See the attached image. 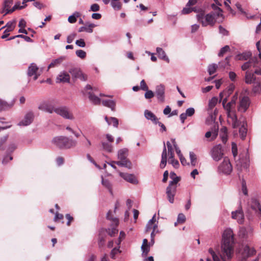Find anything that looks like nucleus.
<instances>
[{"instance_id":"obj_28","label":"nucleus","mask_w":261,"mask_h":261,"mask_svg":"<svg viewBox=\"0 0 261 261\" xmlns=\"http://www.w3.org/2000/svg\"><path fill=\"white\" fill-rule=\"evenodd\" d=\"M38 67L37 65L32 63L29 66L28 69L27 74L28 76H33L34 74L38 73Z\"/></svg>"},{"instance_id":"obj_17","label":"nucleus","mask_w":261,"mask_h":261,"mask_svg":"<svg viewBox=\"0 0 261 261\" xmlns=\"http://www.w3.org/2000/svg\"><path fill=\"white\" fill-rule=\"evenodd\" d=\"M255 252V250L254 249L250 248L249 246H245L242 253L241 261H246L248 257L253 255Z\"/></svg>"},{"instance_id":"obj_48","label":"nucleus","mask_w":261,"mask_h":261,"mask_svg":"<svg viewBox=\"0 0 261 261\" xmlns=\"http://www.w3.org/2000/svg\"><path fill=\"white\" fill-rule=\"evenodd\" d=\"M190 159L192 166H195L196 164V155L193 152H190Z\"/></svg>"},{"instance_id":"obj_63","label":"nucleus","mask_w":261,"mask_h":261,"mask_svg":"<svg viewBox=\"0 0 261 261\" xmlns=\"http://www.w3.org/2000/svg\"><path fill=\"white\" fill-rule=\"evenodd\" d=\"M75 44L77 46L81 47H84L86 46V43L83 39H80L76 40Z\"/></svg>"},{"instance_id":"obj_50","label":"nucleus","mask_w":261,"mask_h":261,"mask_svg":"<svg viewBox=\"0 0 261 261\" xmlns=\"http://www.w3.org/2000/svg\"><path fill=\"white\" fill-rule=\"evenodd\" d=\"M76 55L81 59H85L86 56V53L82 49L77 50L75 52Z\"/></svg>"},{"instance_id":"obj_16","label":"nucleus","mask_w":261,"mask_h":261,"mask_svg":"<svg viewBox=\"0 0 261 261\" xmlns=\"http://www.w3.org/2000/svg\"><path fill=\"white\" fill-rule=\"evenodd\" d=\"M234 89L233 85H230L228 89L224 90L219 94L220 101L224 100V102H227L228 98L231 94Z\"/></svg>"},{"instance_id":"obj_3","label":"nucleus","mask_w":261,"mask_h":261,"mask_svg":"<svg viewBox=\"0 0 261 261\" xmlns=\"http://www.w3.org/2000/svg\"><path fill=\"white\" fill-rule=\"evenodd\" d=\"M52 142L55 146L61 149L75 147L77 144L76 140L62 136L55 137Z\"/></svg>"},{"instance_id":"obj_53","label":"nucleus","mask_w":261,"mask_h":261,"mask_svg":"<svg viewBox=\"0 0 261 261\" xmlns=\"http://www.w3.org/2000/svg\"><path fill=\"white\" fill-rule=\"evenodd\" d=\"M146 92L144 94V97L146 99H150L154 96V92L150 90H145Z\"/></svg>"},{"instance_id":"obj_6","label":"nucleus","mask_w":261,"mask_h":261,"mask_svg":"<svg viewBox=\"0 0 261 261\" xmlns=\"http://www.w3.org/2000/svg\"><path fill=\"white\" fill-rule=\"evenodd\" d=\"M232 170V167L229 159L227 157H224L223 162L218 167V172L225 175H229Z\"/></svg>"},{"instance_id":"obj_25","label":"nucleus","mask_w":261,"mask_h":261,"mask_svg":"<svg viewBox=\"0 0 261 261\" xmlns=\"http://www.w3.org/2000/svg\"><path fill=\"white\" fill-rule=\"evenodd\" d=\"M118 223H119V221H118V219L114 218L113 220V224H112L113 227L111 229H108V233L110 236L113 237L115 234L118 233V230L117 229V227L118 225Z\"/></svg>"},{"instance_id":"obj_5","label":"nucleus","mask_w":261,"mask_h":261,"mask_svg":"<svg viewBox=\"0 0 261 261\" xmlns=\"http://www.w3.org/2000/svg\"><path fill=\"white\" fill-rule=\"evenodd\" d=\"M128 150L126 148L119 149L117 152V158L120 161L113 162L115 164L121 167H125L128 169H131L132 164L130 161L127 159Z\"/></svg>"},{"instance_id":"obj_22","label":"nucleus","mask_w":261,"mask_h":261,"mask_svg":"<svg viewBox=\"0 0 261 261\" xmlns=\"http://www.w3.org/2000/svg\"><path fill=\"white\" fill-rule=\"evenodd\" d=\"M96 26V25L94 23L87 22L85 23V26L81 27L79 29L78 32L80 33L86 32L87 33H92L93 32V29Z\"/></svg>"},{"instance_id":"obj_51","label":"nucleus","mask_w":261,"mask_h":261,"mask_svg":"<svg viewBox=\"0 0 261 261\" xmlns=\"http://www.w3.org/2000/svg\"><path fill=\"white\" fill-rule=\"evenodd\" d=\"M111 6L115 10H119L121 8V4L119 2H111Z\"/></svg>"},{"instance_id":"obj_4","label":"nucleus","mask_w":261,"mask_h":261,"mask_svg":"<svg viewBox=\"0 0 261 261\" xmlns=\"http://www.w3.org/2000/svg\"><path fill=\"white\" fill-rule=\"evenodd\" d=\"M216 15L214 13L205 14L203 11H200L196 15V18L199 22L201 23L203 27L207 25L213 26L215 24Z\"/></svg>"},{"instance_id":"obj_10","label":"nucleus","mask_w":261,"mask_h":261,"mask_svg":"<svg viewBox=\"0 0 261 261\" xmlns=\"http://www.w3.org/2000/svg\"><path fill=\"white\" fill-rule=\"evenodd\" d=\"M223 156V150L222 146L218 144L214 146L212 150V157L214 160L218 161L220 160Z\"/></svg>"},{"instance_id":"obj_40","label":"nucleus","mask_w":261,"mask_h":261,"mask_svg":"<svg viewBox=\"0 0 261 261\" xmlns=\"http://www.w3.org/2000/svg\"><path fill=\"white\" fill-rule=\"evenodd\" d=\"M253 84V91L255 93H259L261 92V84L259 80H257Z\"/></svg>"},{"instance_id":"obj_55","label":"nucleus","mask_w":261,"mask_h":261,"mask_svg":"<svg viewBox=\"0 0 261 261\" xmlns=\"http://www.w3.org/2000/svg\"><path fill=\"white\" fill-rule=\"evenodd\" d=\"M231 146V150L233 156L234 158H236L238 155V149L237 144L235 143L232 142Z\"/></svg>"},{"instance_id":"obj_52","label":"nucleus","mask_w":261,"mask_h":261,"mask_svg":"<svg viewBox=\"0 0 261 261\" xmlns=\"http://www.w3.org/2000/svg\"><path fill=\"white\" fill-rule=\"evenodd\" d=\"M230 50V47L228 45H226L222 47L219 53H218L219 57H222L225 53L228 51Z\"/></svg>"},{"instance_id":"obj_7","label":"nucleus","mask_w":261,"mask_h":261,"mask_svg":"<svg viewBox=\"0 0 261 261\" xmlns=\"http://www.w3.org/2000/svg\"><path fill=\"white\" fill-rule=\"evenodd\" d=\"M55 113L62 117L64 119L69 120H74V117L72 113L69 110V108L65 106H61L57 107Z\"/></svg>"},{"instance_id":"obj_60","label":"nucleus","mask_w":261,"mask_h":261,"mask_svg":"<svg viewBox=\"0 0 261 261\" xmlns=\"http://www.w3.org/2000/svg\"><path fill=\"white\" fill-rule=\"evenodd\" d=\"M76 36V34L75 33H73L68 35L67 37V42L68 43H71L73 41Z\"/></svg>"},{"instance_id":"obj_45","label":"nucleus","mask_w":261,"mask_h":261,"mask_svg":"<svg viewBox=\"0 0 261 261\" xmlns=\"http://www.w3.org/2000/svg\"><path fill=\"white\" fill-rule=\"evenodd\" d=\"M251 54L250 52L244 53L242 54L238 55L237 56V58L239 60H247L251 57Z\"/></svg>"},{"instance_id":"obj_15","label":"nucleus","mask_w":261,"mask_h":261,"mask_svg":"<svg viewBox=\"0 0 261 261\" xmlns=\"http://www.w3.org/2000/svg\"><path fill=\"white\" fill-rule=\"evenodd\" d=\"M15 23H16L15 20L9 21L7 22V23L6 24V25L5 27L2 28L0 29V31H1L3 29H4L5 28H7L6 29L4 32V34L1 37V38L2 39H5L9 36V33L10 32L12 31L14 29L15 26Z\"/></svg>"},{"instance_id":"obj_23","label":"nucleus","mask_w":261,"mask_h":261,"mask_svg":"<svg viewBox=\"0 0 261 261\" xmlns=\"http://www.w3.org/2000/svg\"><path fill=\"white\" fill-rule=\"evenodd\" d=\"M195 113V109L193 108H189L187 109L185 113H183L180 115V119L182 123H184L185 120L187 117H191Z\"/></svg>"},{"instance_id":"obj_19","label":"nucleus","mask_w":261,"mask_h":261,"mask_svg":"<svg viewBox=\"0 0 261 261\" xmlns=\"http://www.w3.org/2000/svg\"><path fill=\"white\" fill-rule=\"evenodd\" d=\"M231 217L232 219L237 220L240 224H242L244 222V216L242 209H239L231 213Z\"/></svg>"},{"instance_id":"obj_13","label":"nucleus","mask_w":261,"mask_h":261,"mask_svg":"<svg viewBox=\"0 0 261 261\" xmlns=\"http://www.w3.org/2000/svg\"><path fill=\"white\" fill-rule=\"evenodd\" d=\"M69 72L72 75L73 80L79 79L83 81L87 80V77L83 74L81 69L78 68H71L69 69Z\"/></svg>"},{"instance_id":"obj_34","label":"nucleus","mask_w":261,"mask_h":261,"mask_svg":"<svg viewBox=\"0 0 261 261\" xmlns=\"http://www.w3.org/2000/svg\"><path fill=\"white\" fill-rule=\"evenodd\" d=\"M103 106L110 108L112 111H114L115 109L116 103L114 100L108 99L101 101Z\"/></svg>"},{"instance_id":"obj_29","label":"nucleus","mask_w":261,"mask_h":261,"mask_svg":"<svg viewBox=\"0 0 261 261\" xmlns=\"http://www.w3.org/2000/svg\"><path fill=\"white\" fill-rule=\"evenodd\" d=\"M167 164V149L165 142H164V148L162 153V159L160 164L161 168H164Z\"/></svg>"},{"instance_id":"obj_11","label":"nucleus","mask_w":261,"mask_h":261,"mask_svg":"<svg viewBox=\"0 0 261 261\" xmlns=\"http://www.w3.org/2000/svg\"><path fill=\"white\" fill-rule=\"evenodd\" d=\"M34 118V113L32 111H29L25 114L24 118L18 123V125L20 126H26L29 125L33 121Z\"/></svg>"},{"instance_id":"obj_62","label":"nucleus","mask_w":261,"mask_h":261,"mask_svg":"<svg viewBox=\"0 0 261 261\" xmlns=\"http://www.w3.org/2000/svg\"><path fill=\"white\" fill-rule=\"evenodd\" d=\"M242 191L245 195H248V191L246 184V182L244 180H243L242 182Z\"/></svg>"},{"instance_id":"obj_31","label":"nucleus","mask_w":261,"mask_h":261,"mask_svg":"<svg viewBox=\"0 0 261 261\" xmlns=\"http://www.w3.org/2000/svg\"><path fill=\"white\" fill-rule=\"evenodd\" d=\"M156 51L158 55V57L166 61L167 63H169L170 60L168 57L166 56V54L165 51L161 47H157L156 48Z\"/></svg>"},{"instance_id":"obj_41","label":"nucleus","mask_w":261,"mask_h":261,"mask_svg":"<svg viewBox=\"0 0 261 261\" xmlns=\"http://www.w3.org/2000/svg\"><path fill=\"white\" fill-rule=\"evenodd\" d=\"M101 145L104 150L108 152H112L113 150V147L110 143L102 142Z\"/></svg>"},{"instance_id":"obj_9","label":"nucleus","mask_w":261,"mask_h":261,"mask_svg":"<svg viewBox=\"0 0 261 261\" xmlns=\"http://www.w3.org/2000/svg\"><path fill=\"white\" fill-rule=\"evenodd\" d=\"M250 105V99L247 96H243L240 98L238 106V111L241 113L245 112Z\"/></svg>"},{"instance_id":"obj_2","label":"nucleus","mask_w":261,"mask_h":261,"mask_svg":"<svg viewBox=\"0 0 261 261\" xmlns=\"http://www.w3.org/2000/svg\"><path fill=\"white\" fill-rule=\"evenodd\" d=\"M238 99V94L236 93L231 98V101L228 103L222 101V105L226 111L227 116V122L234 127L238 124V119L235 110V105Z\"/></svg>"},{"instance_id":"obj_39","label":"nucleus","mask_w":261,"mask_h":261,"mask_svg":"<svg viewBox=\"0 0 261 261\" xmlns=\"http://www.w3.org/2000/svg\"><path fill=\"white\" fill-rule=\"evenodd\" d=\"M220 137L222 142L225 144L227 141V129L226 127L221 129Z\"/></svg>"},{"instance_id":"obj_47","label":"nucleus","mask_w":261,"mask_h":261,"mask_svg":"<svg viewBox=\"0 0 261 261\" xmlns=\"http://www.w3.org/2000/svg\"><path fill=\"white\" fill-rule=\"evenodd\" d=\"M17 148V145L15 143H11L9 144V146L6 149V152L8 153H11L14 151Z\"/></svg>"},{"instance_id":"obj_32","label":"nucleus","mask_w":261,"mask_h":261,"mask_svg":"<svg viewBox=\"0 0 261 261\" xmlns=\"http://www.w3.org/2000/svg\"><path fill=\"white\" fill-rule=\"evenodd\" d=\"M170 177L172 179V180L170 181L169 183V185L170 186H177V184L180 180V177L177 176L176 174L173 172H170Z\"/></svg>"},{"instance_id":"obj_8","label":"nucleus","mask_w":261,"mask_h":261,"mask_svg":"<svg viewBox=\"0 0 261 261\" xmlns=\"http://www.w3.org/2000/svg\"><path fill=\"white\" fill-rule=\"evenodd\" d=\"M154 96L156 97L158 102L163 103L165 100V87L163 85L156 86Z\"/></svg>"},{"instance_id":"obj_1","label":"nucleus","mask_w":261,"mask_h":261,"mask_svg":"<svg viewBox=\"0 0 261 261\" xmlns=\"http://www.w3.org/2000/svg\"><path fill=\"white\" fill-rule=\"evenodd\" d=\"M222 237L220 254L216 253L212 248L208 250V253L214 261H226V259H231L233 254L234 239L232 229H226L223 232Z\"/></svg>"},{"instance_id":"obj_27","label":"nucleus","mask_w":261,"mask_h":261,"mask_svg":"<svg viewBox=\"0 0 261 261\" xmlns=\"http://www.w3.org/2000/svg\"><path fill=\"white\" fill-rule=\"evenodd\" d=\"M82 138L80 140V143L84 148L88 149L92 145L91 142L85 134L82 133Z\"/></svg>"},{"instance_id":"obj_46","label":"nucleus","mask_w":261,"mask_h":261,"mask_svg":"<svg viewBox=\"0 0 261 261\" xmlns=\"http://www.w3.org/2000/svg\"><path fill=\"white\" fill-rule=\"evenodd\" d=\"M217 101L218 99L216 97H214L211 99H210L208 102V109H212L216 106Z\"/></svg>"},{"instance_id":"obj_58","label":"nucleus","mask_w":261,"mask_h":261,"mask_svg":"<svg viewBox=\"0 0 261 261\" xmlns=\"http://www.w3.org/2000/svg\"><path fill=\"white\" fill-rule=\"evenodd\" d=\"M177 222L179 223H183L186 221V217L182 213H180L178 214L177 217Z\"/></svg>"},{"instance_id":"obj_26","label":"nucleus","mask_w":261,"mask_h":261,"mask_svg":"<svg viewBox=\"0 0 261 261\" xmlns=\"http://www.w3.org/2000/svg\"><path fill=\"white\" fill-rule=\"evenodd\" d=\"M144 116L147 120L151 121L154 124L159 120L156 116L152 112L148 110H145Z\"/></svg>"},{"instance_id":"obj_42","label":"nucleus","mask_w":261,"mask_h":261,"mask_svg":"<svg viewBox=\"0 0 261 261\" xmlns=\"http://www.w3.org/2000/svg\"><path fill=\"white\" fill-rule=\"evenodd\" d=\"M217 69H219L218 65L216 64L213 63L208 65L207 71L210 75H212L216 72Z\"/></svg>"},{"instance_id":"obj_38","label":"nucleus","mask_w":261,"mask_h":261,"mask_svg":"<svg viewBox=\"0 0 261 261\" xmlns=\"http://www.w3.org/2000/svg\"><path fill=\"white\" fill-rule=\"evenodd\" d=\"M105 120L109 125L112 124L114 127H117L118 125V119L115 117H110L109 119L106 116Z\"/></svg>"},{"instance_id":"obj_20","label":"nucleus","mask_w":261,"mask_h":261,"mask_svg":"<svg viewBox=\"0 0 261 261\" xmlns=\"http://www.w3.org/2000/svg\"><path fill=\"white\" fill-rule=\"evenodd\" d=\"M119 175L124 180L131 184L136 185L138 183V180L134 174L120 172Z\"/></svg>"},{"instance_id":"obj_57","label":"nucleus","mask_w":261,"mask_h":261,"mask_svg":"<svg viewBox=\"0 0 261 261\" xmlns=\"http://www.w3.org/2000/svg\"><path fill=\"white\" fill-rule=\"evenodd\" d=\"M100 9V7L97 4H93L91 5L89 11L97 12Z\"/></svg>"},{"instance_id":"obj_44","label":"nucleus","mask_w":261,"mask_h":261,"mask_svg":"<svg viewBox=\"0 0 261 261\" xmlns=\"http://www.w3.org/2000/svg\"><path fill=\"white\" fill-rule=\"evenodd\" d=\"M101 178L102 185L109 190L111 194H112V185L111 182L107 179H104L102 176H101Z\"/></svg>"},{"instance_id":"obj_35","label":"nucleus","mask_w":261,"mask_h":261,"mask_svg":"<svg viewBox=\"0 0 261 261\" xmlns=\"http://www.w3.org/2000/svg\"><path fill=\"white\" fill-rule=\"evenodd\" d=\"M257 67L254 60L252 59L248 62H245L241 67L243 70H246L252 67L256 68Z\"/></svg>"},{"instance_id":"obj_59","label":"nucleus","mask_w":261,"mask_h":261,"mask_svg":"<svg viewBox=\"0 0 261 261\" xmlns=\"http://www.w3.org/2000/svg\"><path fill=\"white\" fill-rule=\"evenodd\" d=\"M212 8L214 10L218 11V13L217 14V16L218 17L222 16H223V15L222 14V9L221 8H220L219 7L216 6L215 4H213L212 5Z\"/></svg>"},{"instance_id":"obj_56","label":"nucleus","mask_w":261,"mask_h":261,"mask_svg":"<svg viewBox=\"0 0 261 261\" xmlns=\"http://www.w3.org/2000/svg\"><path fill=\"white\" fill-rule=\"evenodd\" d=\"M217 136V131H214L213 132H211L210 131H208L206 132L205 134V137L207 138H210L211 136H212V139H214L216 138V136Z\"/></svg>"},{"instance_id":"obj_18","label":"nucleus","mask_w":261,"mask_h":261,"mask_svg":"<svg viewBox=\"0 0 261 261\" xmlns=\"http://www.w3.org/2000/svg\"><path fill=\"white\" fill-rule=\"evenodd\" d=\"M56 108L53 104L46 102L41 103L38 107L39 109L50 114L55 113Z\"/></svg>"},{"instance_id":"obj_54","label":"nucleus","mask_w":261,"mask_h":261,"mask_svg":"<svg viewBox=\"0 0 261 261\" xmlns=\"http://www.w3.org/2000/svg\"><path fill=\"white\" fill-rule=\"evenodd\" d=\"M141 250L142 251V256H146L150 251V247L149 245L144 246V248L143 247H141Z\"/></svg>"},{"instance_id":"obj_64","label":"nucleus","mask_w":261,"mask_h":261,"mask_svg":"<svg viewBox=\"0 0 261 261\" xmlns=\"http://www.w3.org/2000/svg\"><path fill=\"white\" fill-rule=\"evenodd\" d=\"M140 89L143 91L147 90L148 89V87L147 85H146L145 81L144 80H142L140 82Z\"/></svg>"},{"instance_id":"obj_61","label":"nucleus","mask_w":261,"mask_h":261,"mask_svg":"<svg viewBox=\"0 0 261 261\" xmlns=\"http://www.w3.org/2000/svg\"><path fill=\"white\" fill-rule=\"evenodd\" d=\"M169 162L172 165L174 168H178L179 166V162L177 160H175L174 157L172 159L169 158Z\"/></svg>"},{"instance_id":"obj_33","label":"nucleus","mask_w":261,"mask_h":261,"mask_svg":"<svg viewBox=\"0 0 261 261\" xmlns=\"http://www.w3.org/2000/svg\"><path fill=\"white\" fill-rule=\"evenodd\" d=\"M65 59V57L63 56H61L58 59L53 60L49 64L48 66V70L49 68L55 67L56 66H59L64 60Z\"/></svg>"},{"instance_id":"obj_30","label":"nucleus","mask_w":261,"mask_h":261,"mask_svg":"<svg viewBox=\"0 0 261 261\" xmlns=\"http://www.w3.org/2000/svg\"><path fill=\"white\" fill-rule=\"evenodd\" d=\"M230 57H227L223 61L219 62L218 67L220 69H228L230 66L229 60Z\"/></svg>"},{"instance_id":"obj_21","label":"nucleus","mask_w":261,"mask_h":261,"mask_svg":"<svg viewBox=\"0 0 261 261\" xmlns=\"http://www.w3.org/2000/svg\"><path fill=\"white\" fill-rule=\"evenodd\" d=\"M70 75L65 71L61 72L57 77V82L69 83Z\"/></svg>"},{"instance_id":"obj_49","label":"nucleus","mask_w":261,"mask_h":261,"mask_svg":"<svg viewBox=\"0 0 261 261\" xmlns=\"http://www.w3.org/2000/svg\"><path fill=\"white\" fill-rule=\"evenodd\" d=\"M12 105H9L6 102L0 100V110H6L12 107Z\"/></svg>"},{"instance_id":"obj_14","label":"nucleus","mask_w":261,"mask_h":261,"mask_svg":"<svg viewBox=\"0 0 261 261\" xmlns=\"http://www.w3.org/2000/svg\"><path fill=\"white\" fill-rule=\"evenodd\" d=\"M238 124L237 125V126H236L235 127H234L232 124H231V125H232V127L233 128H238V127L239 128V133H240V137L242 139H244V138H245V137L246 136L247 132V129L246 128L247 123L246 122H245L244 121H241V120H238Z\"/></svg>"},{"instance_id":"obj_12","label":"nucleus","mask_w":261,"mask_h":261,"mask_svg":"<svg viewBox=\"0 0 261 261\" xmlns=\"http://www.w3.org/2000/svg\"><path fill=\"white\" fill-rule=\"evenodd\" d=\"M177 189V186L168 185L166 189L167 198L169 202L173 203L174 202V196L175 195Z\"/></svg>"},{"instance_id":"obj_36","label":"nucleus","mask_w":261,"mask_h":261,"mask_svg":"<svg viewBox=\"0 0 261 261\" xmlns=\"http://www.w3.org/2000/svg\"><path fill=\"white\" fill-rule=\"evenodd\" d=\"M251 206L255 211L258 210L261 214V201L260 202L256 199H252L251 201Z\"/></svg>"},{"instance_id":"obj_37","label":"nucleus","mask_w":261,"mask_h":261,"mask_svg":"<svg viewBox=\"0 0 261 261\" xmlns=\"http://www.w3.org/2000/svg\"><path fill=\"white\" fill-rule=\"evenodd\" d=\"M89 100L95 105H99L101 102L100 99L93 94L91 92H87Z\"/></svg>"},{"instance_id":"obj_43","label":"nucleus","mask_w":261,"mask_h":261,"mask_svg":"<svg viewBox=\"0 0 261 261\" xmlns=\"http://www.w3.org/2000/svg\"><path fill=\"white\" fill-rule=\"evenodd\" d=\"M8 138V136L6 135L0 138V151L5 150L6 143Z\"/></svg>"},{"instance_id":"obj_24","label":"nucleus","mask_w":261,"mask_h":261,"mask_svg":"<svg viewBox=\"0 0 261 261\" xmlns=\"http://www.w3.org/2000/svg\"><path fill=\"white\" fill-rule=\"evenodd\" d=\"M259 79H256L254 75V73L250 71H247L245 74V82L248 84L254 83Z\"/></svg>"}]
</instances>
